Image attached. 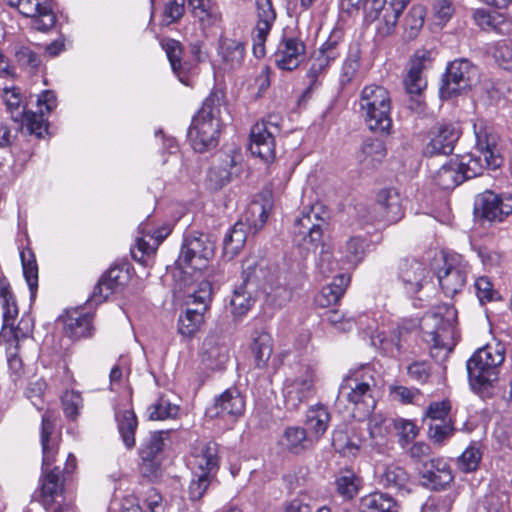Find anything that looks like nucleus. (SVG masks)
<instances>
[{
  "label": "nucleus",
  "mask_w": 512,
  "mask_h": 512,
  "mask_svg": "<svg viewBox=\"0 0 512 512\" xmlns=\"http://www.w3.org/2000/svg\"><path fill=\"white\" fill-rule=\"evenodd\" d=\"M305 51L306 46L300 38L285 35L274 53V61L279 69L292 71L304 59Z\"/></svg>",
  "instance_id": "nucleus-24"
},
{
  "label": "nucleus",
  "mask_w": 512,
  "mask_h": 512,
  "mask_svg": "<svg viewBox=\"0 0 512 512\" xmlns=\"http://www.w3.org/2000/svg\"><path fill=\"white\" fill-rule=\"evenodd\" d=\"M170 430H160L151 433L149 439L140 449V455L143 461L152 462L165 447L170 437Z\"/></svg>",
  "instance_id": "nucleus-48"
},
{
  "label": "nucleus",
  "mask_w": 512,
  "mask_h": 512,
  "mask_svg": "<svg viewBox=\"0 0 512 512\" xmlns=\"http://www.w3.org/2000/svg\"><path fill=\"white\" fill-rule=\"evenodd\" d=\"M379 481L387 488L402 490L407 486L409 475L402 467L390 464L380 474Z\"/></svg>",
  "instance_id": "nucleus-51"
},
{
  "label": "nucleus",
  "mask_w": 512,
  "mask_h": 512,
  "mask_svg": "<svg viewBox=\"0 0 512 512\" xmlns=\"http://www.w3.org/2000/svg\"><path fill=\"white\" fill-rule=\"evenodd\" d=\"M216 54L222 70H238L246 57V43L241 37L223 32L217 40Z\"/></svg>",
  "instance_id": "nucleus-18"
},
{
  "label": "nucleus",
  "mask_w": 512,
  "mask_h": 512,
  "mask_svg": "<svg viewBox=\"0 0 512 512\" xmlns=\"http://www.w3.org/2000/svg\"><path fill=\"white\" fill-rule=\"evenodd\" d=\"M470 272L469 265L460 255L446 257L444 265L437 273L439 285L443 293L453 297L465 286Z\"/></svg>",
  "instance_id": "nucleus-15"
},
{
  "label": "nucleus",
  "mask_w": 512,
  "mask_h": 512,
  "mask_svg": "<svg viewBox=\"0 0 512 512\" xmlns=\"http://www.w3.org/2000/svg\"><path fill=\"white\" fill-rule=\"evenodd\" d=\"M223 95L212 92L193 117L188 129V139L196 152L203 153L218 145L223 126Z\"/></svg>",
  "instance_id": "nucleus-4"
},
{
  "label": "nucleus",
  "mask_w": 512,
  "mask_h": 512,
  "mask_svg": "<svg viewBox=\"0 0 512 512\" xmlns=\"http://www.w3.org/2000/svg\"><path fill=\"white\" fill-rule=\"evenodd\" d=\"M244 220H238L225 234L223 239V255L227 259L234 258L244 247L248 234Z\"/></svg>",
  "instance_id": "nucleus-39"
},
{
  "label": "nucleus",
  "mask_w": 512,
  "mask_h": 512,
  "mask_svg": "<svg viewBox=\"0 0 512 512\" xmlns=\"http://www.w3.org/2000/svg\"><path fill=\"white\" fill-rule=\"evenodd\" d=\"M23 276L30 290L31 298L36 295L38 287V265L31 248H24L20 251Z\"/></svg>",
  "instance_id": "nucleus-47"
},
{
  "label": "nucleus",
  "mask_w": 512,
  "mask_h": 512,
  "mask_svg": "<svg viewBox=\"0 0 512 512\" xmlns=\"http://www.w3.org/2000/svg\"><path fill=\"white\" fill-rule=\"evenodd\" d=\"M369 244L362 236H351L340 243L336 250L335 262L331 261L330 254L321 251L318 266L323 275L334 270L336 262L340 263L343 269L357 267L365 258Z\"/></svg>",
  "instance_id": "nucleus-12"
},
{
  "label": "nucleus",
  "mask_w": 512,
  "mask_h": 512,
  "mask_svg": "<svg viewBox=\"0 0 512 512\" xmlns=\"http://www.w3.org/2000/svg\"><path fill=\"white\" fill-rule=\"evenodd\" d=\"M390 420L381 414H375L368 421V431L373 445L381 448L390 431Z\"/></svg>",
  "instance_id": "nucleus-53"
},
{
  "label": "nucleus",
  "mask_w": 512,
  "mask_h": 512,
  "mask_svg": "<svg viewBox=\"0 0 512 512\" xmlns=\"http://www.w3.org/2000/svg\"><path fill=\"white\" fill-rule=\"evenodd\" d=\"M378 387V373L370 365H362L349 371L344 378L339 398L343 397L358 411L359 417L368 415L376 406L375 394Z\"/></svg>",
  "instance_id": "nucleus-5"
},
{
  "label": "nucleus",
  "mask_w": 512,
  "mask_h": 512,
  "mask_svg": "<svg viewBox=\"0 0 512 512\" xmlns=\"http://www.w3.org/2000/svg\"><path fill=\"white\" fill-rule=\"evenodd\" d=\"M251 349L256 366L265 367L273 351L272 336L266 331H255L252 335Z\"/></svg>",
  "instance_id": "nucleus-46"
},
{
  "label": "nucleus",
  "mask_w": 512,
  "mask_h": 512,
  "mask_svg": "<svg viewBox=\"0 0 512 512\" xmlns=\"http://www.w3.org/2000/svg\"><path fill=\"white\" fill-rule=\"evenodd\" d=\"M332 445L334 449L341 455L354 458L359 454L360 446L352 440L348 434L342 430H336L332 435Z\"/></svg>",
  "instance_id": "nucleus-57"
},
{
  "label": "nucleus",
  "mask_w": 512,
  "mask_h": 512,
  "mask_svg": "<svg viewBox=\"0 0 512 512\" xmlns=\"http://www.w3.org/2000/svg\"><path fill=\"white\" fill-rule=\"evenodd\" d=\"M476 147L473 153L457 156L454 162L463 181L482 175L486 170H495L502 164V157L498 150V136L492 127L483 119L473 123Z\"/></svg>",
  "instance_id": "nucleus-1"
},
{
  "label": "nucleus",
  "mask_w": 512,
  "mask_h": 512,
  "mask_svg": "<svg viewBox=\"0 0 512 512\" xmlns=\"http://www.w3.org/2000/svg\"><path fill=\"white\" fill-rule=\"evenodd\" d=\"M188 8L193 17L198 20L203 29L218 26L222 14L211 0H187Z\"/></svg>",
  "instance_id": "nucleus-38"
},
{
  "label": "nucleus",
  "mask_w": 512,
  "mask_h": 512,
  "mask_svg": "<svg viewBox=\"0 0 512 512\" xmlns=\"http://www.w3.org/2000/svg\"><path fill=\"white\" fill-rule=\"evenodd\" d=\"M251 266L244 268V280L233 290L230 299V311L235 318L244 316L255 304L257 298L258 273L255 267L250 271Z\"/></svg>",
  "instance_id": "nucleus-17"
},
{
  "label": "nucleus",
  "mask_w": 512,
  "mask_h": 512,
  "mask_svg": "<svg viewBox=\"0 0 512 512\" xmlns=\"http://www.w3.org/2000/svg\"><path fill=\"white\" fill-rule=\"evenodd\" d=\"M454 7L450 0H436L432 7L434 23L439 26L445 25L452 17Z\"/></svg>",
  "instance_id": "nucleus-64"
},
{
  "label": "nucleus",
  "mask_w": 512,
  "mask_h": 512,
  "mask_svg": "<svg viewBox=\"0 0 512 512\" xmlns=\"http://www.w3.org/2000/svg\"><path fill=\"white\" fill-rule=\"evenodd\" d=\"M0 301L3 309L2 335L5 337V331L9 328V332L13 336V332L17 328L13 327L14 321L18 316L16 299L14 296H8V298L1 299Z\"/></svg>",
  "instance_id": "nucleus-61"
},
{
  "label": "nucleus",
  "mask_w": 512,
  "mask_h": 512,
  "mask_svg": "<svg viewBox=\"0 0 512 512\" xmlns=\"http://www.w3.org/2000/svg\"><path fill=\"white\" fill-rule=\"evenodd\" d=\"M92 318L89 314L73 311L64 320L65 334L72 339H80L91 334Z\"/></svg>",
  "instance_id": "nucleus-44"
},
{
  "label": "nucleus",
  "mask_w": 512,
  "mask_h": 512,
  "mask_svg": "<svg viewBox=\"0 0 512 512\" xmlns=\"http://www.w3.org/2000/svg\"><path fill=\"white\" fill-rule=\"evenodd\" d=\"M179 289L186 294V304L196 307H188L179 317L178 331L181 335L192 336L204 323V314L209 309L212 299V285L209 281L202 280L197 284L191 282L186 287L179 284Z\"/></svg>",
  "instance_id": "nucleus-9"
},
{
  "label": "nucleus",
  "mask_w": 512,
  "mask_h": 512,
  "mask_svg": "<svg viewBox=\"0 0 512 512\" xmlns=\"http://www.w3.org/2000/svg\"><path fill=\"white\" fill-rule=\"evenodd\" d=\"M246 402L236 388H229L215 398L214 403L206 409V416L236 421L244 414Z\"/></svg>",
  "instance_id": "nucleus-20"
},
{
  "label": "nucleus",
  "mask_w": 512,
  "mask_h": 512,
  "mask_svg": "<svg viewBox=\"0 0 512 512\" xmlns=\"http://www.w3.org/2000/svg\"><path fill=\"white\" fill-rule=\"evenodd\" d=\"M386 155L384 143L378 139H366L363 141L357 160L363 168L371 169L376 167Z\"/></svg>",
  "instance_id": "nucleus-43"
},
{
  "label": "nucleus",
  "mask_w": 512,
  "mask_h": 512,
  "mask_svg": "<svg viewBox=\"0 0 512 512\" xmlns=\"http://www.w3.org/2000/svg\"><path fill=\"white\" fill-rule=\"evenodd\" d=\"M257 22L253 32V52L261 57L265 54V42L275 23L276 12L271 0H256Z\"/></svg>",
  "instance_id": "nucleus-22"
},
{
  "label": "nucleus",
  "mask_w": 512,
  "mask_h": 512,
  "mask_svg": "<svg viewBox=\"0 0 512 512\" xmlns=\"http://www.w3.org/2000/svg\"><path fill=\"white\" fill-rule=\"evenodd\" d=\"M361 512H398L396 501L388 494L375 492L361 498Z\"/></svg>",
  "instance_id": "nucleus-45"
},
{
  "label": "nucleus",
  "mask_w": 512,
  "mask_h": 512,
  "mask_svg": "<svg viewBox=\"0 0 512 512\" xmlns=\"http://www.w3.org/2000/svg\"><path fill=\"white\" fill-rule=\"evenodd\" d=\"M478 207L482 216L489 221H502L512 214V195L495 194L492 191H485L478 198Z\"/></svg>",
  "instance_id": "nucleus-27"
},
{
  "label": "nucleus",
  "mask_w": 512,
  "mask_h": 512,
  "mask_svg": "<svg viewBox=\"0 0 512 512\" xmlns=\"http://www.w3.org/2000/svg\"><path fill=\"white\" fill-rule=\"evenodd\" d=\"M41 504L47 512H67L70 508L63 494L58 467L43 471Z\"/></svg>",
  "instance_id": "nucleus-19"
},
{
  "label": "nucleus",
  "mask_w": 512,
  "mask_h": 512,
  "mask_svg": "<svg viewBox=\"0 0 512 512\" xmlns=\"http://www.w3.org/2000/svg\"><path fill=\"white\" fill-rule=\"evenodd\" d=\"M378 206L385 221L394 223L403 217V209L399 194L393 189H385L378 193Z\"/></svg>",
  "instance_id": "nucleus-42"
},
{
  "label": "nucleus",
  "mask_w": 512,
  "mask_h": 512,
  "mask_svg": "<svg viewBox=\"0 0 512 512\" xmlns=\"http://www.w3.org/2000/svg\"><path fill=\"white\" fill-rule=\"evenodd\" d=\"M265 302L273 308H281L287 304L292 297V289L281 283H270L264 288Z\"/></svg>",
  "instance_id": "nucleus-55"
},
{
  "label": "nucleus",
  "mask_w": 512,
  "mask_h": 512,
  "mask_svg": "<svg viewBox=\"0 0 512 512\" xmlns=\"http://www.w3.org/2000/svg\"><path fill=\"white\" fill-rule=\"evenodd\" d=\"M473 19L475 23L483 30H497L500 33L508 31L506 23L499 25L495 14L490 13L485 9H476L473 12Z\"/></svg>",
  "instance_id": "nucleus-63"
},
{
  "label": "nucleus",
  "mask_w": 512,
  "mask_h": 512,
  "mask_svg": "<svg viewBox=\"0 0 512 512\" xmlns=\"http://www.w3.org/2000/svg\"><path fill=\"white\" fill-rule=\"evenodd\" d=\"M115 420L117 422L118 432L126 448L131 449L135 446V432L138 426L137 417L129 402L121 407L115 408Z\"/></svg>",
  "instance_id": "nucleus-35"
},
{
  "label": "nucleus",
  "mask_w": 512,
  "mask_h": 512,
  "mask_svg": "<svg viewBox=\"0 0 512 512\" xmlns=\"http://www.w3.org/2000/svg\"><path fill=\"white\" fill-rule=\"evenodd\" d=\"M456 319L457 311L449 304L440 305L424 316L421 326L425 340L433 349L444 350L445 353L453 350L458 340Z\"/></svg>",
  "instance_id": "nucleus-6"
},
{
  "label": "nucleus",
  "mask_w": 512,
  "mask_h": 512,
  "mask_svg": "<svg viewBox=\"0 0 512 512\" xmlns=\"http://www.w3.org/2000/svg\"><path fill=\"white\" fill-rule=\"evenodd\" d=\"M359 108L371 131L381 134L390 133L392 105L390 94L385 87L376 84L366 85L360 94Z\"/></svg>",
  "instance_id": "nucleus-7"
},
{
  "label": "nucleus",
  "mask_w": 512,
  "mask_h": 512,
  "mask_svg": "<svg viewBox=\"0 0 512 512\" xmlns=\"http://www.w3.org/2000/svg\"><path fill=\"white\" fill-rule=\"evenodd\" d=\"M213 255L214 244L208 236L192 234L184 239L176 265L184 275H189L191 272L200 273L208 266ZM200 281L199 277L192 279L184 276L183 283L180 284L186 287L191 282L197 284Z\"/></svg>",
  "instance_id": "nucleus-11"
},
{
  "label": "nucleus",
  "mask_w": 512,
  "mask_h": 512,
  "mask_svg": "<svg viewBox=\"0 0 512 512\" xmlns=\"http://www.w3.org/2000/svg\"><path fill=\"white\" fill-rule=\"evenodd\" d=\"M279 132L277 125L271 121L262 120L253 125L250 133L249 149L251 153L264 161H270L275 156V134Z\"/></svg>",
  "instance_id": "nucleus-21"
},
{
  "label": "nucleus",
  "mask_w": 512,
  "mask_h": 512,
  "mask_svg": "<svg viewBox=\"0 0 512 512\" xmlns=\"http://www.w3.org/2000/svg\"><path fill=\"white\" fill-rule=\"evenodd\" d=\"M434 181L442 189H453L463 181V175L459 172L453 159L444 164L435 174Z\"/></svg>",
  "instance_id": "nucleus-50"
},
{
  "label": "nucleus",
  "mask_w": 512,
  "mask_h": 512,
  "mask_svg": "<svg viewBox=\"0 0 512 512\" xmlns=\"http://www.w3.org/2000/svg\"><path fill=\"white\" fill-rule=\"evenodd\" d=\"M411 0H391L383 14V26L379 27L382 34L388 35L394 30L399 17Z\"/></svg>",
  "instance_id": "nucleus-52"
},
{
  "label": "nucleus",
  "mask_w": 512,
  "mask_h": 512,
  "mask_svg": "<svg viewBox=\"0 0 512 512\" xmlns=\"http://www.w3.org/2000/svg\"><path fill=\"white\" fill-rule=\"evenodd\" d=\"M430 61V52L426 50L417 51L411 59L410 68L404 79V85L407 93L420 96L426 88L427 81L423 76V71L427 68Z\"/></svg>",
  "instance_id": "nucleus-32"
},
{
  "label": "nucleus",
  "mask_w": 512,
  "mask_h": 512,
  "mask_svg": "<svg viewBox=\"0 0 512 512\" xmlns=\"http://www.w3.org/2000/svg\"><path fill=\"white\" fill-rule=\"evenodd\" d=\"M281 445L288 451L298 454L314 446V442L302 427L290 426L284 430L280 440Z\"/></svg>",
  "instance_id": "nucleus-41"
},
{
  "label": "nucleus",
  "mask_w": 512,
  "mask_h": 512,
  "mask_svg": "<svg viewBox=\"0 0 512 512\" xmlns=\"http://www.w3.org/2000/svg\"><path fill=\"white\" fill-rule=\"evenodd\" d=\"M317 379L316 367L309 361L301 360L289 366L282 385L285 408L298 410L314 392Z\"/></svg>",
  "instance_id": "nucleus-8"
},
{
  "label": "nucleus",
  "mask_w": 512,
  "mask_h": 512,
  "mask_svg": "<svg viewBox=\"0 0 512 512\" xmlns=\"http://www.w3.org/2000/svg\"><path fill=\"white\" fill-rule=\"evenodd\" d=\"M33 324L30 318H21L17 328L13 332L12 343L6 349L7 363L9 370L14 375V380L20 378L23 373V360L18 355L23 343L28 342L34 345L33 340L29 339L32 333Z\"/></svg>",
  "instance_id": "nucleus-23"
},
{
  "label": "nucleus",
  "mask_w": 512,
  "mask_h": 512,
  "mask_svg": "<svg viewBox=\"0 0 512 512\" xmlns=\"http://www.w3.org/2000/svg\"><path fill=\"white\" fill-rule=\"evenodd\" d=\"M23 16L31 19V28L40 32L51 30L56 24V14L50 0H5Z\"/></svg>",
  "instance_id": "nucleus-14"
},
{
  "label": "nucleus",
  "mask_w": 512,
  "mask_h": 512,
  "mask_svg": "<svg viewBox=\"0 0 512 512\" xmlns=\"http://www.w3.org/2000/svg\"><path fill=\"white\" fill-rule=\"evenodd\" d=\"M428 270L417 260H405L400 266L399 278L407 294L418 293L428 284Z\"/></svg>",
  "instance_id": "nucleus-31"
},
{
  "label": "nucleus",
  "mask_w": 512,
  "mask_h": 512,
  "mask_svg": "<svg viewBox=\"0 0 512 512\" xmlns=\"http://www.w3.org/2000/svg\"><path fill=\"white\" fill-rule=\"evenodd\" d=\"M129 281V272L121 266L111 267L99 280L94 288L91 301L100 303L106 300L110 295L117 293Z\"/></svg>",
  "instance_id": "nucleus-28"
},
{
  "label": "nucleus",
  "mask_w": 512,
  "mask_h": 512,
  "mask_svg": "<svg viewBox=\"0 0 512 512\" xmlns=\"http://www.w3.org/2000/svg\"><path fill=\"white\" fill-rule=\"evenodd\" d=\"M331 420L328 408L322 404L312 405L305 415V430L314 443H317L325 434Z\"/></svg>",
  "instance_id": "nucleus-34"
},
{
  "label": "nucleus",
  "mask_w": 512,
  "mask_h": 512,
  "mask_svg": "<svg viewBox=\"0 0 512 512\" xmlns=\"http://www.w3.org/2000/svg\"><path fill=\"white\" fill-rule=\"evenodd\" d=\"M426 9L422 5H413L404 21L405 29L410 37H415L423 27Z\"/></svg>",
  "instance_id": "nucleus-60"
},
{
  "label": "nucleus",
  "mask_w": 512,
  "mask_h": 512,
  "mask_svg": "<svg viewBox=\"0 0 512 512\" xmlns=\"http://www.w3.org/2000/svg\"><path fill=\"white\" fill-rule=\"evenodd\" d=\"M202 361L212 369L222 367L229 359V345L226 337L218 333H210L201 347Z\"/></svg>",
  "instance_id": "nucleus-30"
},
{
  "label": "nucleus",
  "mask_w": 512,
  "mask_h": 512,
  "mask_svg": "<svg viewBox=\"0 0 512 512\" xmlns=\"http://www.w3.org/2000/svg\"><path fill=\"white\" fill-rule=\"evenodd\" d=\"M421 475L424 485L431 489H441L453 480L450 466L441 458H434L424 463Z\"/></svg>",
  "instance_id": "nucleus-33"
},
{
  "label": "nucleus",
  "mask_w": 512,
  "mask_h": 512,
  "mask_svg": "<svg viewBox=\"0 0 512 512\" xmlns=\"http://www.w3.org/2000/svg\"><path fill=\"white\" fill-rule=\"evenodd\" d=\"M327 321L339 332L351 331L356 325L360 327L365 325L369 319L365 315H361L356 321L352 316H348L338 310H330L327 312Z\"/></svg>",
  "instance_id": "nucleus-54"
},
{
  "label": "nucleus",
  "mask_w": 512,
  "mask_h": 512,
  "mask_svg": "<svg viewBox=\"0 0 512 512\" xmlns=\"http://www.w3.org/2000/svg\"><path fill=\"white\" fill-rule=\"evenodd\" d=\"M188 465L198 473L211 476L218 469V446L214 442H199L191 452Z\"/></svg>",
  "instance_id": "nucleus-29"
},
{
  "label": "nucleus",
  "mask_w": 512,
  "mask_h": 512,
  "mask_svg": "<svg viewBox=\"0 0 512 512\" xmlns=\"http://www.w3.org/2000/svg\"><path fill=\"white\" fill-rule=\"evenodd\" d=\"M326 226V212L320 204L304 207L294 220L293 242L306 251H315L323 246Z\"/></svg>",
  "instance_id": "nucleus-10"
},
{
  "label": "nucleus",
  "mask_w": 512,
  "mask_h": 512,
  "mask_svg": "<svg viewBox=\"0 0 512 512\" xmlns=\"http://www.w3.org/2000/svg\"><path fill=\"white\" fill-rule=\"evenodd\" d=\"M350 283V276L346 273L335 276L330 284L325 285L315 301L321 307L330 306L339 301L344 295L346 288Z\"/></svg>",
  "instance_id": "nucleus-40"
},
{
  "label": "nucleus",
  "mask_w": 512,
  "mask_h": 512,
  "mask_svg": "<svg viewBox=\"0 0 512 512\" xmlns=\"http://www.w3.org/2000/svg\"><path fill=\"white\" fill-rule=\"evenodd\" d=\"M138 232L141 236L137 237L131 253L136 261L148 266L160 243L171 233V226L164 224L153 230L148 223H141Z\"/></svg>",
  "instance_id": "nucleus-16"
},
{
  "label": "nucleus",
  "mask_w": 512,
  "mask_h": 512,
  "mask_svg": "<svg viewBox=\"0 0 512 512\" xmlns=\"http://www.w3.org/2000/svg\"><path fill=\"white\" fill-rule=\"evenodd\" d=\"M160 45L167 55L173 73L181 83L188 85L191 66L189 63L182 61L183 49L181 43L167 38L161 40Z\"/></svg>",
  "instance_id": "nucleus-37"
},
{
  "label": "nucleus",
  "mask_w": 512,
  "mask_h": 512,
  "mask_svg": "<svg viewBox=\"0 0 512 512\" xmlns=\"http://www.w3.org/2000/svg\"><path fill=\"white\" fill-rule=\"evenodd\" d=\"M55 413L48 409L42 414L40 442L42 446V471L49 470L58 453L60 436L54 429Z\"/></svg>",
  "instance_id": "nucleus-25"
},
{
  "label": "nucleus",
  "mask_w": 512,
  "mask_h": 512,
  "mask_svg": "<svg viewBox=\"0 0 512 512\" xmlns=\"http://www.w3.org/2000/svg\"><path fill=\"white\" fill-rule=\"evenodd\" d=\"M430 141L426 146L428 155H448L454 150L460 138L461 128L458 123L441 124L431 131Z\"/></svg>",
  "instance_id": "nucleus-26"
},
{
  "label": "nucleus",
  "mask_w": 512,
  "mask_h": 512,
  "mask_svg": "<svg viewBox=\"0 0 512 512\" xmlns=\"http://www.w3.org/2000/svg\"><path fill=\"white\" fill-rule=\"evenodd\" d=\"M179 406L171 403L168 399L161 397L147 408L150 420H165L175 418L179 413Z\"/></svg>",
  "instance_id": "nucleus-58"
},
{
  "label": "nucleus",
  "mask_w": 512,
  "mask_h": 512,
  "mask_svg": "<svg viewBox=\"0 0 512 512\" xmlns=\"http://www.w3.org/2000/svg\"><path fill=\"white\" fill-rule=\"evenodd\" d=\"M268 218V208L259 201H253L239 220H244L246 228L253 234L259 231Z\"/></svg>",
  "instance_id": "nucleus-49"
},
{
  "label": "nucleus",
  "mask_w": 512,
  "mask_h": 512,
  "mask_svg": "<svg viewBox=\"0 0 512 512\" xmlns=\"http://www.w3.org/2000/svg\"><path fill=\"white\" fill-rule=\"evenodd\" d=\"M493 57L499 66L512 72V39L498 41L493 49Z\"/></svg>",
  "instance_id": "nucleus-62"
},
{
  "label": "nucleus",
  "mask_w": 512,
  "mask_h": 512,
  "mask_svg": "<svg viewBox=\"0 0 512 512\" xmlns=\"http://www.w3.org/2000/svg\"><path fill=\"white\" fill-rule=\"evenodd\" d=\"M336 486L342 496L352 498L358 491L359 479L352 470L346 469L337 477Z\"/></svg>",
  "instance_id": "nucleus-59"
},
{
  "label": "nucleus",
  "mask_w": 512,
  "mask_h": 512,
  "mask_svg": "<svg viewBox=\"0 0 512 512\" xmlns=\"http://www.w3.org/2000/svg\"><path fill=\"white\" fill-rule=\"evenodd\" d=\"M233 163V158L230 156H226L223 165L213 166L208 171L207 182L211 189H220L230 181V168L233 166Z\"/></svg>",
  "instance_id": "nucleus-56"
},
{
  "label": "nucleus",
  "mask_w": 512,
  "mask_h": 512,
  "mask_svg": "<svg viewBox=\"0 0 512 512\" xmlns=\"http://www.w3.org/2000/svg\"><path fill=\"white\" fill-rule=\"evenodd\" d=\"M506 349L501 342L487 343L467 361L466 368L471 389L481 398L493 395L499 378V367L505 360Z\"/></svg>",
  "instance_id": "nucleus-2"
},
{
  "label": "nucleus",
  "mask_w": 512,
  "mask_h": 512,
  "mask_svg": "<svg viewBox=\"0 0 512 512\" xmlns=\"http://www.w3.org/2000/svg\"><path fill=\"white\" fill-rule=\"evenodd\" d=\"M7 110L14 122H20L21 131L42 138L48 133L46 116L57 107L56 94L51 90L42 91L37 99L39 113L25 111L22 108V98L17 87H5L2 94Z\"/></svg>",
  "instance_id": "nucleus-3"
},
{
  "label": "nucleus",
  "mask_w": 512,
  "mask_h": 512,
  "mask_svg": "<svg viewBox=\"0 0 512 512\" xmlns=\"http://www.w3.org/2000/svg\"><path fill=\"white\" fill-rule=\"evenodd\" d=\"M374 321L371 325H367L364 333L373 339V343L376 344L375 340L378 339L379 346L385 354L390 357H398L404 350L405 335L406 331L400 328L393 329L389 335L379 333L377 336L374 335Z\"/></svg>",
  "instance_id": "nucleus-36"
},
{
  "label": "nucleus",
  "mask_w": 512,
  "mask_h": 512,
  "mask_svg": "<svg viewBox=\"0 0 512 512\" xmlns=\"http://www.w3.org/2000/svg\"><path fill=\"white\" fill-rule=\"evenodd\" d=\"M477 77V69L466 59L451 62L444 75L440 88V97L450 99L462 91L470 88L472 81Z\"/></svg>",
  "instance_id": "nucleus-13"
}]
</instances>
